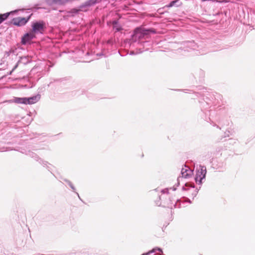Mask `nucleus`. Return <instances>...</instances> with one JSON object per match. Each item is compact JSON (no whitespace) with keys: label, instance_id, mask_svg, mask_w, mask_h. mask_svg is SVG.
Instances as JSON below:
<instances>
[{"label":"nucleus","instance_id":"10","mask_svg":"<svg viewBox=\"0 0 255 255\" xmlns=\"http://www.w3.org/2000/svg\"><path fill=\"white\" fill-rule=\"evenodd\" d=\"M54 3L59 4H64L70 1V0H52Z\"/></svg>","mask_w":255,"mask_h":255},{"label":"nucleus","instance_id":"3","mask_svg":"<svg viewBox=\"0 0 255 255\" xmlns=\"http://www.w3.org/2000/svg\"><path fill=\"white\" fill-rule=\"evenodd\" d=\"M206 173V169H204L203 167H202L201 169L198 170L195 178L196 182H199L200 184L201 183L202 180L205 177Z\"/></svg>","mask_w":255,"mask_h":255},{"label":"nucleus","instance_id":"13","mask_svg":"<svg viewBox=\"0 0 255 255\" xmlns=\"http://www.w3.org/2000/svg\"><path fill=\"white\" fill-rule=\"evenodd\" d=\"M1 23V20H0V24Z\"/></svg>","mask_w":255,"mask_h":255},{"label":"nucleus","instance_id":"9","mask_svg":"<svg viewBox=\"0 0 255 255\" xmlns=\"http://www.w3.org/2000/svg\"><path fill=\"white\" fill-rule=\"evenodd\" d=\"M10 14V12H7L3 14H0V20H1V22H2L4 20L7 19V18L8 17V16Z\"/></svg>","mask_w":255,"mask_h":255},{"label":"nucleus","instance_id":"12","mask_svg":"<svg viewBox=\"0 0 255 255\" xmlns=\"http://www.w3.org/2000/svg\"><path fill=\"white\" fill-rule=\"evenodd\" d=\"M72 10H73V11H74V12H78V10H78V9H72Z\"/></svg>","mask_w":255,"mask_h":255},{"label":"nucleus","instance_id":"1","mask_svg":"<svg viewBox=\"0 0 255 255\" xmlns=\"http://www.w3.org/2000/svg\"><path fill=\"white\" fill-rule=\"evenodd\" d=\"M45 28V23L43 21H39L32 23L31 31L35 34L38 33H42Z\"/></svg>","mask_w":255,"mask_h":255},{"label":"nucleus","instance_id":"8","mask_svg":"<svg viewBox=\"0 0 255 255\" xmlns=\"http://www.w3.org/2000/svg\"><path fill=\"white\" fill-rule=\"evenodd\" d=\"M12 102L16 104H25V98L15 97L12 100Z\"/></svg>","mask_w":255,"mask_h":255},{"label":"nucleus","instance_id":"4","mask_svg":"<svg viewBox=\"0 0 255 255\" xmlns=\"http://www.w3.org/2000/svg\"><path fill=\"white\" fill-rule=\"evenodd\" d=\"M35 37V34L31 31L30 32L25 34L22 38L21 43L25 44Z\"/></svg>","mask_w":255,"mask_h":255},{"label":"nucleus","instance_id":"11","mask_svg":"<svg viewBox=\"0 0 255 255\" xmlns=\"http://www.w3.org/2000/svg\"><path fill=\"white\" fill-rule=\"evenodd\" d=\"M178 0H173V1H172L170 4H169V5L168 6V7H172L173 6L174 4L177 2Z\"/></svg>","mask_w":255,"mask_h":255},{"label":"nucleus","instance_id":"5","mask_svg":"<svg viewBox=\"0 0 255 255\" xmlns=\"http://www.w3.org/2000/svg\"><path fill=\"white\" fill-rule=\"evenodd\" d=\"M38 97L37 96H33L30 98H25V105L33 104L36 103L38 101Z\"/></svg>","mask_w":255,"mask_h":255},{"label":"nucleus","instance_id":"2","mask_svg":"<svg viewBox=\"0 0 255 255\" xmlns=\"http://www.w3.org/2000/svg\"><path fill=\"white\" fill-rule=\"evenodd\" d=\"M30 16L27 18L25 17H15L12 19L11 23L17 26H21L24 25L29 20Z\"/></svg>","mask_w":255,"mask_h":255},{"label":"nucleus","instance_id":"6","mask_svg":"<svg viewBox=\"0 0 255 255\" xmlns=\"http://www.w3.org/2000/svg\"><path fill=\"white\" fill-rule=\"evenodd\" d=\"M192 171L187 167L181 170L182 176L184 178H188L191 176Z\"/></svg>","mask_w":255,"mask_h":255},{"label":"nucleus","instance_id":"7","mask_svg":"<svg viewBox=\"0 0 255 255\" xmlns=\"http://www.w3.org/2000/svg\"><path fill=\"white\" fill-rule=\"evenodd\" d=\"M152 31L151 30H142L140 28H136L134 31V35L136 36L139 35H138V37H140L141 34H147V31Z\"/></svg>","mask_w":255,"mask_h":255}]
</instances>
